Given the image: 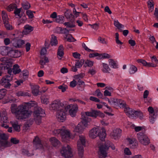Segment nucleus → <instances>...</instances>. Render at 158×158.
I'll return each instance as SVG.
<instances>
[{"instance_id":"de8ad7c7","label":"nucleus","mask_w":158,"mask_h":158,"mask_svg":"<svg viewBox=\"0 0 158 158\" xmlns=\"http://www.w3.org/2000/svg\"><path fill=\"white\" fill-rule=\"evenodd\" d=\"M12 126L16 131L19 132L20 131V126L18 125L17 122L12 123Z\"/></svg>"},{"instance_id":"39448f33","label":"nucleus","mask_w":158,"mask_h":158,"mask_svg":"<svg viewBox=\"0 0 158 158\" xmlns=\"http://www.w3.org/2000/svg\"><path fill=\"white\" fill-rule=\"evenodd\" d=\"M77 142V149L79 156L82 157L84 153V146L85 145L86 140L84 136L80 135Z\"/></svg>"},{"instance_id":"e2e57ef3","label":"nucleus","mask_w":158,"mask_h":158,"mask_svg":"<svg viewBox=\"0 0 158 158\" xmlns=\"http://www.w3.org/2000/svg\"><path fill=\"white\" fill-rule=\"evenodd\" d=\"M7 35L6 32L2 31H0V38H4L6 37Z\"/></svg>"},{"instance_id":"0eeeda50","label":"nucleus","mask_w":158,"mask_h":158,"mask_svg":"<svg viewBox=\"0 0 158 158\" xmlns=\"http://www.w3.org/2000/svg\"><path fill=\"white\" fill-rule=\"evenodd\" d=\"M8 136L2 132L0 135V148L9 147L11 146L10 142L8 141Z\"/></svg>"},{"instance_id":"aec40b11","label":"nucleus","mask_w":158,"mask_h":158,"mask_svg":"<svg viewBox=\"0 0 158 158\" xmlns=\"http://www.w3.org/2000/svg\"><path fill=\"white\" fill-rule=\"evenodd\" d=\"M122 130L120 129L116 128L111 133V136L114 139H116L120 136Z\"/></svg>"},{"instance_id":"f8f14e48","label":"nucleus","mask_w":158,"mask_h":158,"mask_svg":"<svg viewBox=\"0 0 158 158\" xmlns=\"http://www.w3.org/2000/svg\"><path fill=\"white\" fill-rule=\"evenodd\" d=\"M60 153L62 156L66 158L71 157L73 156L71 148L69 145L66 147H63Z\"/></svg>"},{"instance_id":"c85d7f7f","label":"nucleus","mask_w":158,"mask_h":158,"mask_svg":"<svg viewBox=\"0 0 158 158\" xmlns=\"http://www.w3.org/2000/svg\"><path fill=\"white\" fill-rule=\"evenodd\" d=\"M50 141L54 147L57 146L60 143V142L55 137H51L50 139Z\"/></svg>"},{"instance_id":"864d4df0","label":"nucleus","mask_w":158,"mask_h":158,"mask_svg":"<svg viewBox=\"0 0 158 158\" xmlns=\"http://www.w3.org/2000/svg\"><path fill=\"white\" fill-rule=\"evenodd\" d=\"M6 123H3L1 124V126L6 129L8 128L7 130L8 132L11 133L12 131V128L11 127H9V126Z\"/></svg>"},{"instance_id":"2f4dec72","label":"nucleus","mask_w":158,"mask_h":158,"mask_svg":"<svg viewBox=\"0 0 158 158\" xmlns=\"http://www.w3.org/2000/svg\"><path fill=\"white\" fill-rule=\"evenodd\" d=\"M117 102V106H118L120 108H125L126 107V102L120 99H118L117 101H116Z\"/></svg>"},{"instance_id":"4468645a","label":"nucleus","mask_w":158,"mask_h":158,"mask_svg":"<svg viewBox=\"0 0 158 158\" xmlns=\"http://www.w3.org/2000/svg\"><path fill=\"white\" fill-rule=\"evenodd\" d=\"M66 111L64 109H62L57 111L56 117L57 120L61 122H64L66 118Z\"/></svg>"},{"instance_id":"20e7f679","label":"nucleus","mask_w":158,"mask_h":158,"mask_svg":"<svg viewBox=\"0 0 158 158\" xmlns=\"http://www.w3.org/2000/svg\"><path fill=\"white\" fill-rule=\"evenodd\" d=\"M124 111L128 116L131 118H139L140 119L143 118V113L139 110L136 111L129 107H125Z\"/></svg>"},{"instance_id":"c03bdc74","label":"nucleus","mask_w":158,"mask_h":158,"mask_svg":"<svg viewBox=\"0 0 158 158\" xmlns=\"http://www.w3.org/2000/svg\"><path fill=\"white\" fill-rule=\"evenodd\" d=\"M64 17L62 15H59L57 16L55 19V21L57 23H62L64 21Z\"/></svg>"},{"instance_id":"13d9d810","label":"nucleus","mask_w":158,"mask_h":158,"mask_svg":"<svg viewBox=\"0 0 158 158\" xmlns=\"http://www.w3.org/2000/svg\"><path fill=\"white\" fill-rule=\"evenodd\" d=\"M151 61L152 63L154 62V64H156V66L158 64V60L155 56H153L150 57Z\"/></svg>"},{"instance_id":"7c9ffc66","label":"nucleus","mask_w":158,"mask_h":158,"mask_svg":"<svg viewBox=\"0 0 158 158\" xmlns=\"http://www.w3.org/2000/svg\"><path fill=\"white\" fill-rule=\"evenodd\" d=\"M16 95L18 96H23V97H30L31 94L27 92L23 91H19L17 92L16 94Z\"/></svg>"},{"instance_id":"09e8293b","label":"nucleus","mask_w":158,"mask_h":158,"mask_svg":"<svg viewBox=\"0 0 158 158\" xmlns=\"http://www.w3.org/2000/svg\"><path fill=\"white\" fill-rule=\"evenodd\" d=\"M41 102L45 104H47L49 102V98L45 96H42L41 98Z\"/></svg>"},{"instance_id":"f704fd0d","label":"nucleus","mask_w":158,"mask_h":158,"mask_svg":"<svg viewBox=\"0 0 158 158\" xmlns=\"http://www.w3.org/2000/svg\"><path fill=\"white\" fill-rule=\"evenodd\" d=\"M127 140L130 145L131 144H133V143H135V144L134 146H133L132 147L133 149L137 147L138 145V143L136 139L135 138H129L127 139Z\"/></svg>"},{"instance_id":"58836bf2","label":"nucleus","mask_w":158,"mask_h":158,"mask_svg":"<svg viewBox=\"0 0 158 158\" xmlns=\"http://www.w3.org/2000/svg\"><path fill=\"white\" fill-rule=\"evenodd\" d=\"M137 71V67L133 65H131L129 70V73L131 74H134Z\"/></svg>"},{"instance_id":"7ed1b4c3","label":"nucleus","mask_w":158,"mask_h":158,"mask_svg":"<svg viewBox=\"0 0 158 158\" xmlns=\"http://www.w3.org/2000/svg\"><path fill=\"white\" fill-rule=\"evenodd\" d=\"M53 133L54 135H60L64 142H67L70 138V132L64 126L60 129L54 130Z\"/></svg>"},{"instance_id":"9d476101","label":"nucleus","mask_w":158,"mask_h":158,"mask_svg":"<svg viewBox=\"0 0 158 158\" xmlns=\"http://www.w3.org/2000/svg\"><path fill=\"white\" fill-rule=\"evenodd\" d=\"M12 79V76L6 75L2 78L0 81V84L5 88H10L11 85L10 82Z\"/></svg>"},{"instance_id":"69168bd1","label":"nucleus","mask_w":158,"mask_h":158,"mask_svg":"<svg viewBox=\"0 0 158 158\" xmlns=\"http://www.w3.org/2000/svg\"><path fill=\"white\" fill-rule=\"evenodd\" d=\"M6 90L5 89H0V94L3 97L6 95Z\"/></svg>"},{"instance_id":"a18cd8bd","label":"nucleus","mask_w":158,"mask_h":158,"mask_svg":"<svg viewBox=\"0 0 158 158\" xmlns=\"http://www.w3.org/2000/svg\"><path fill=\"white\" fill-rule=\"evenodd\" d=\"M21 9L17 8L16 7L15 9L14 13L16 18H19L21 17V15L20 14L21 11Z\"/></svg>"},{"instance_id":"dca6fc26","label":"nucleus","mask_w":158,"mask_h":158,"mask_svg":"<svg viewBox=\"0 0 158 158\" xmlns=\"http://www.w3.org/2000/svg\"><path fill=\"white\" fill-rule=\"evenodd\" d=\"M11 44L16 48H20L25 44V41L22 39L14 38L11 41Z\"/></svg>"},{"instance_id":"f257e3e1","label":"nucleus","mask_w":158,"mask_h":158,"mask_svg":"<svg viewBox=\"0 0 158 158\" xmlns=\"http://www.w3.org/2000/svg\"><path fill=\"white\" fill-rule=\"evenodd\" d=\"M36 105L34 101H30L28 102H24L17 106L15 104L11 105L10 109L12 113L14 114L16 118L19 120L26 119L30 117L32 112L28 109Z\"/></svg>"},{"instance_id":"473e14b6","label":"nucleus","mask_w":158,"mask_h":158,"mask_svg":"<svg viewBox=\"0 0 158 158\" xmlns=\"http://www.w3.org/2000/svg\"><path fill=\"white\" fill-rule=\"evenodd\" d=\"M21 71V69L19 68V67L17 64H15L13 68V73L15 74H19Z\"/></svg>"},{"instance_id":"49530a36","label":"nucleus","mask_w":158,"mask_h":158,"mask_svg":"<svg viewBox=\"0 0 158 158\" xmlns=\"http://www.w3.org/2000/svg\"><path fill=\"white\" fill-rule=\"evenodd\" d=\"M114 25L118 29L120 30L123 28L124 27V25L120 23L117 20L114 21Z\"/></svg>"},{"instance_id":"393cba45","label":"nucleus","mask_w":158,"mask_h":158,"mask_svg":"<svg viewBox=\"0 0 158 158\" xmlns=\"http://www.w3.org/2000/svg\"><path fill=\"white\" fill-rule=\"evenodd\" d=\"M82 118L83 119L82 121L79 123L81 124V125L85 129L86 127H88V118H87L85 115H82Z\"/></svg>"},{"instance_id":"6e6d98bb","label":"nucleus","mask_w":158,"mask_h":158,"mask_svg":"<svg viewBox=\"0 0 158 158\" xmlns=\"http://www.w3.org/2000/svg\"><path fill=\"white\" fill-rule=\"evenodd\" d=\"M16 6L15 4H10L7 7V10L9 12L13 10L16 7Z\"/></svg>"},{"instance_id":"603ef678","label":"nucleus","mask_w":158,"mask_h":158,"mask_svg":"<svg viewBox=\"0 0 158 158\" xmlns=\"http://www.w3.org/2000/svg\"><path fill=\"white\" fill-rule=\"evenodd\" d=\"M64 24L65 26L69 28L74 27L75 26L73 22H65L64 23Z\"/></svg>"},{"instance_id":"4be33fe9","label":"nucleus","mask_w":158,"mask_h":158,"mask_svg":"<svg viewBox=\"0 0 158 158\" xmlns=\"http://www.w3.org/2000/svg\"><path fill=\"white\" fill-rule=\"evenodd\" d=\"M40 87L37 85H33L31 86V92L35 96H37L39 92Z\"/></svg>"},{"instance_id":"b1692460","label":"nucleus","mask_w":158,"mask_h":158,"mask_svg":"<svg viewBox=\"0 0 158 158\" xmlns=\"http://www.w3.org/2000/svg\"><path fill=\"white\" fill-rule=\"evenodd\" d=\"M9 49V47L6 46L0 47V54L3 56L7 55Z\"/></svg>"},{"instance_id":"ddd939ff","label":"nucleus","mask_w":158,"mask_h":158,"mask_svg":"<svg viewBox=\"0 0 158 158\" xmlns=\"http://www.w3.org/2000/svg\"><path fill=\"white\" fill-rule=\"evenodd\" d=\"M148 110L149 112L150 122L153 123L155 121L156 116L158 114L157 111L156 110H154L152 106L149 107L148 109Z\"/></svg>"},{"instance_id":"338daca9","label":"nucleus","mask_w":158,"mask_h":158,"mask_svg":"<svg viewBox=\"0 0 158 158\" xmlns=\"http://www.w3.org/2000/svg\"><path fill=\"white\" fill-rule=\"evenodd\" d=\"M10 142L13 144H17L19 143V140L17 139L16 138H13L11 139Z\"/></svg>"},{"instance_id":"72a5a7b5","label":"nucleus","mask_w":158,"mask_h":158,"mask_svg":"<svg viewBox=\"0 0 158 158\" xmlns=\"http://www.w3.org/2000/svg\"><path fill=\"white\" fill-rule=\"evenodd\" d=\"M148 6L149 12H152L154 10V2L153 0H149L148 2Z\"/></svg>"},{"instance_id":"6e6552de","label":"nucleus","mask_w":158,"mask_h":158,"mask_svg":"<svg viewBox=\"0 0 158 158\" xmlns=\"http://www.w3.org/2000/svg\"><path fill=\"white\" fill-rule=\"evenodd\" d=\"M44 114V110L40 107L38 108L37 109L34 111V119L37 124L39 125L41 123L42 115Z\"/></svg>"},{"instance_id":"0e129e2a","label":"nucleus","mask_w":158,"mask_h":158,"mask_svg":"<svg viewBox=\"0 0 158 158\" xmlns=\"http://www.w3.org/2000/svg\"><path fill=\"white\" fill-rule=\"evenodd\" d=\"M66 38L67 40V41L69 42H74L76 41V40L72 36L67 37V36Z\"/></svg>"},{"instance_id":"79ce46f5","label":"nucleus","mask_w":158,"mask_h":158,"mask_svg":"<svg viewBox=\"0 0 158 158\" xmlns=\"http://www.w3.org/2000/svg\"><path fill=\"white\" fill-rule=\"evenodd\" d=\"M64 15L67 19L73 18L74 16L69 10H66L64 13Z\"/></svg>"},{"instance_id":"1a4fd4ad","label":"nucleus","mask_w":158,"mask_h":158,"mask_svg":"<svg viewBox=\"0 0 158 158\" xmlns=\"http://www.w3.org/2000/svg\"><path fill=\"white\" fill-rule=\"evenodd\" d=\"M78 107L77 105L70 104L65 106L64 109L66 112L69 110V115L72 117H74L76 115L77 112L78 110Z\"/></svg>"},{"instance_id":"8fccbe9b","label":"nucleus","mask_w":158,"mask_h":158,"mask_svg":"<svg viewBox=\"0 0 158 158\" xmlns=\"http://www.w3.org/2000/svg\"><path fill=\"white\" fill-rule=\"evenodd\" d=\"M111 57L108 54L104 53L103 54H100V56L99 58H97L98 59H101L109 58Z\"/></svg>"},{"instance_id":"052dcab7","label":"nucleus","mask_w":158,"mask_h":158,"mask_svg":"<svg viewBox=\"0 0 158 158\" xmlns=\"http://www.w3.org/2000/svg\"><path fill=\"white\" fill-rule=\"evenodd\" d=\"M26 14L30 19H32L34 17V15L32 12L30 10H27Z\"/></svg>"},{"instance_id":"9b49d317","label":"nucleus","mask_w":158,"mask_h":158,"mask_svg":"<svg viewBox=\"0 0 158 158\" xmlns=\"http://www.w3.org/2000/svg\"><path fill=\"white\" fill-rule=\"evenodd\" d=\"M137 137L139 142L143 145H146L150 143L148 137L143 132L138 133L137 134Z\"/></svg>"},{"instance_id":"c756f323","label":"nucleus","mask_w":158,"mask_h":158,"mask_svg":"<svg viewBox=\"0 0 158 158\" xmlns=\"http://www.w3.org/2000/svg\"><path fill=\"white\" fill-rule=\"evenodd\" d=\"M64 48L62 45H60L58 49L57 55L61 57H62L64 55Z\"/></svg>"},{"instance_id":"5701e85b","label":"nucleus","mask_w":158,"mask_h":158,"mask_svg":"<svg viewBox=\"0 0 158 158\" xmlns=\"http://www.w3.org/2000/svg\"><path fill=\"white\" fill-rule=\"evenodd\" d=\"M33 27L29 25H27L24 27L23 33V34L27 35L33 31Z\"/></svg>"},{"instance_id":"f03ea898","label":"nucleus","mask_w":158,"mask_h":158,"mask_svg":"<svg viewBox=\"0 0 158 158\" xmlns=\"http://www.w3.org/2000/svg\"><path fill=\"white\" fill-rule=\"evenodd\" d=\"M110 147L114 150L115 149L114 145H112L109 141H106L99 147L98 153L99 158H105L107 156V152Z\"/></svg>"},{"instance_id":"680f3d73","label":"nucleus","mask_w":158,"mask_h":158,"mask_svg":"<svg viewBox=\"0 0 158 158\" xmlns=\"http://www.w3.org/2000/svg\"><path fill=\"white\" fill-rule=\"evenodd\" d=\"M99 56L100 54L98 53H90L89 55V57L90 58L96 56L98 57L97 58H99Z\"/></svg>"},{"instance_id":"bf43d9fd","label":"nucleus","mask_w":158,"mask_h":158,"mask_svg":"<svg viewBox=\"0 0 158 158\" xmlns=\"http://www.w3.org/2000/svg\"><path fill=\"white\" fill-rule=\"evenodd\" d=\"M60 30L62 31V33L66 35V36L68 34L69 30L67 29L66 28H62L60 27Z\"/></svg>"},{"instance_id":"a878e982","label":"nucleus","mask_w":158,"mask_h":158,"mask_svg":"<svg viewBox=\"0 0 158 158\" xmlns=\"http://www.w3.org/2000/svg\"><path fill=\"white\" fill-rule=\"evenodd\" d=\"M102 72L104 73H109L111 71V69L108 65L106 63H103L102 64Z\"/></svg>"},{"instance_id":"423d86ee","label":"nucleus","mask_w":158,"mask_h":158,"mask_svg":"<svg viewBox=\"0 0 158 158\" xmlns=\"http://www.w3.org/2000/svg\"><path fill=\"white\" fill-rule=\"evenodd\" d=\"M65 106L59 99L53 101L50 105V109L52 110L57 111L62 109H64Z\"/></svg>"},{"instance_id":"ea45409f","label":"nucleus","mask_w":158,"mask_h":158,"mask_svg":"<svg viewBox=\"0 0 158 158\" xmlns=\"http://www.w3.org/2000/svg\"><path fill=\"white\" fill-rule=\"evenodd\" d=\"M49 62V60L48 58L46 56H45L44 58V60L43 59H41L40 61V64L41 65V68L44 67V65L46 63H48Z\"/></svg>"},{"instance_id":"cd10ccee","label":"nucleus","mask_w":158,"mask_h":158,"mask_svg":"<svg viewBox=\"0 0 158 158\" xmlns=\"http://www.w3.org/2000/svg\"><path fill=\"white\" fill-rule=\"evenodd\" d=\"M85 129V128L82 126L81 124L79 123L74 129V131L81 134L83 133Z\"/></svg>"},{"instance_id":"412c9836","label":"nucleus","mask_w":158,"mask_h":158,"mask_svg":"<svg viewBox=\"0 0 158 158\" xmlns=\"http://www.w3.org/2000/svg\"><path fill=\"white\" fill-rule=\"evenodd\" d=\"M98 136L101 140L102 141L105 140L106 136V131L104 128L100 129V131L99 132Z\"/></svg>"},{"instance_id":"c9c22d12","label":"nucleus","mask_w":158,"mask_h":158,"mask_svg":"<svg viewBox=\"0 0 158 158\" xmlns=\"http://www.w3.org/2000/svg\"><path fill=\"white\" fill-rule=\"evenodd\" d=\"M83 77L81 74L76 75L74 76V78L77 81V83L79 85H82L84 84L85 83L84 81H81L80 78H82Z\"/></svg>"},{"instance_id":"f3484780","label":"nucleus","mask_w":158,"mask_h":158,"mask_svg":"<svg viewBox=\"0 0 158 158\" xmlns=\"http://www.w3.org/2000/svg\"><path fill=\"white\" fill-rule=\"evenodd\" d=\"M7 55L12 58H18L21 55V53L18 50L11 49H9Z\"/></svg>"},{"instance_id":"6ab92c4d","label":"nucleus","mask_w":158,"mask_h":158,"mask_svg":"<svg viewBox=\"0 0 158 158\" xmlns=\"http://www.w3.org/2000/svg\"><path fill=\"white\" fill-rule=\"evenodd\" d=\"M33 143L36 149H42L43 148V146L41 143V140L38 137H36L33 139Z\"/></svg>"},{"instance_id":"774afa93","label":"nucleus","mask_w":158,"mask_h":158,"mask_svg":"<svg viewBox=\"0 0 158 158\" xmlns=\"http://www.w3.org/2000/svg\"><path fill=\"white\" fill-rule=\"evenodd\" d=\"M154 15L156 20L158 21V9L157 8H155Z\"/></svg>"},{"instance_id":"a19ab883","label":"nucleus","mask_w":158,"mask_h":158,"mask_svg":"<svg viewBox=\"0 0 158 158\" xmlns=\"http://www.w3.org/2000/svg\"><path fill=\"white\" fill-rule=\"evenodd\" d=\"M118 99H114L113 98H111L110 99L107 98H106V100H108V102L110 105L112 106H117Z\"/></svg>"},{"instance_id":"37998d69","label":"nucleus","mask_w":158,"mask_h":158,"mask_svg":"<svg viewBox=\"0 0 158 158\" xmlns=\"http://www.w3.org/2000/svg\"><path fill=\"white\" fill-rule=\"evenodd\" d=\"M50 44L52 46H56L58 44V41L56 36L53 35H52Z\"/></svg>"},{"instance_id":"5fc2aeb1","label":"nucleus","mask_w":158,"mask_h":158,"mask_svg":"<svg viewBox=\"0 0 158 158\" xmlns=\"http://www.w3.org/2000/svg\"><path fill=\"white\" fill-rule=\"evenodd\" d=\"M22 7L25 10H28L31 7L30 4L27 2H24L22 4Z\"/></svg>"},{"instance_id":"a211bd4d","label":"nucleus","mask_w":158,"mask_h":158,"mask_svg":"<svg viewBox=\"0 0 158 158\" xmlns=\"http://www.w3.org/2000/svg\"><path fill=\"white\" fill-rule=\"evenodd\" d=\"M100 131L99 128L94 127L91 129L89 133V136L92 139H94L98 136V134Z\"/></svg>"},{"instance_id":"2eb2a0df","label":"nucleus","mask_w":158,"mask_h":158,"mask_svg":"<svg viewBox=\"0 0 158 158\" xmlns=\"http://www.w3.org/2000/svg\"><path fill=\"white\" fill-rule=\"evenodd\" d=\"M86 116H90L94 118H96L98 116L103 117L104 114L99 110H92L90 111H87L85 112Z\"/></svg>"},{"instance_id":"e433bc0d","label":"nucleus","mask_w":158,"mask_h":158,"mask_svg":"<svg viewBox=\"0 0 158 158\" xmlns=\"http://www.w3.org/2000/svg\"><path fill=\"white\" fill-rule=\"evenodd\" d=\"M109 64L110 66H112V68L116 69L118 68V65L117 62L115 61L113 59H111L109 60Z\"/></svg>"},{"instance_id":"bb28decb","label":"nucleus","mask_w":158,"mask_h":158,"mask_svg":"<svg viewBox=\"0 0 158 158\" xmlns=\"http://www.w3.org/2000/svg\"><path fill=\"white\" fill-rule=\"evenodd\" d=\"M0 69H8V73L9 74V76H12L13 75L11 74V73L13 72V69H12L11 68H9L6 64H0Z\"/></svg>"},{"instance_id":"3c124183","label":"nucleus","mask_w":158,"mask_h":158,"mask_svg":"<svg viewBox=\"0 0 158 158\" xmlns=\"http://www.w3.org/2000/svg\"><path fill=\"white\" fill-rule=\"evenodd\" d=\"M84 60H78L77 61V62H76L75 65L78 68H79L82 67V65L84 64Z\"/></svg>"},{"instance_id":"4c0bfd02","label":"nucleus","mask_w":158,"mask_h":158,"mask_svg":"<svg viewBox=\"0 0 158 158\" xmlns=\"http://www.w3.org/2000/svg\"><path fill=\"white\" fill-rule=\"evenodd\" d=\"M2 15L3 23L9 22V18L6 12L4 11H2Z\"/></svg>"},{"instance_id":"4d7b16f0","label":"nucleus","mask_w":158,"mask_h":158,"mask_svg":"<svg viewBox=\"0 0 158 158\" xmlns=\"http://www.w3.org/2000/svg\"><path fill=\"white\" fill-rule=\"evenodd\" d=\"M4 24L5 28L7 30H11L13 29L12 26L9 24L8 22H5L4 23Z\"/></svg>"}]
</instances>
